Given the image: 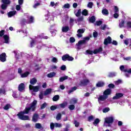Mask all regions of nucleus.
Masks as SVG:
<instances>
[{
    "instance_id": "1",
    "label": "nucleus",
    "mask_w": 131,
    "mask_h": 131,
    "mask_svg": "<svg viewBox=\"0 0 131 131\" xmlns=\"http://www.w3.org/2000/svg\"><path fill=\"white\" fill-rule=\"evenodd\" d=\"M37 100H34L31 104L30 107H26L24 111H20L17 114V116L20 120H29V116L25 115L29 114V112H34L36 109Z\"/></svg>"
},
{
    "instance_id": "2",
    "label": "nucleus",
    "mask_w": 131,
    "mask_h": 131,
    "mask_svg": "<svg viewBox=\"0 0 131 131\" xmlns=\"http://www.w3.org/2000/svg\"><path fill=\"white\" fill-rule=\"evenodd\" d=\"M108 43H112L114 46H117V45H118L117 41L114 40L112 41V38H111L110 36H108L107 38H105L104 40V45L107 46Z\"/></svg>"
},
{
    "instance_id": "3",
    "label": "nucleus",
    "mask_w": 131,
    "mask_h": 131,
    "mask_svg": "<svg viewBox=\"0 0 131 131\" xmlns=\"http://www.w3.org/2000/svg\"><path fill=\"white\" fill-rule=\"evenodd\" d=\"M85 52L88 55H93V54H98V53H101V52H103V48L102 47H99V49H95L93 51L91 50H87Z\"/></svg>"
},
{
    "instance_id": "4",
    "label": "nucleus",
    "mask_w": 131,
    "mask_h": 131,
    "mask_svg": "<svg viewBox=\"0 0 131 131\" xmlns=\"http://www.w3.org/2000/svg\"><path fill=\"white\" fill-rule=\"evenodd\" d=\"M1 3H3L1 5V9L2 10H7L8 6L11 4V1L10 0H2Z\"/></svg>"
},
{
    "instance_id": "5",
    "label": "nucleus",
    "mask_w": 131,
    "mask_h": 131,
    "mask_svg": "<svg viewBox=\"0 0 131 131\" xmlns=\"http://www.w3.org/2000/svg\"><path fill=\"white\" fill-rule=\"evenodd\" d=\"M61 59L62 60V61H73V60H74V58H73L72 56H70V55H69V54H66L65 55H63Z\"/></svg>"
},
{
    "instance_id": "6",
    "label": "nucleus",
    "mask_w": 131,
    "mask_h": 131,
    "mask_svg": "<svg viewBox=\"0 0 131 131\" xmlns=\"http://www.w3.org/2000/svg\"><path fill=\"white\" fill-rule=\"evenodd\" d=\"M88 83H90V80L84 79L80 81L79 85H80V86H85L88 85Z\"/></svg>"
},
{
    "instance_id": "7",
    "label": "nucleus",
    "mask_w": 131,
    "mask_h": 131,
    "mask_svg": "<svg viewBox=\"0 0 131 131\" xmlns=\"http://www.w3.org/2000/svg\"><path fill=\"white\" fill-rule=\"evenodd\" d=\"M29 90L30 91H33L34 93H37L39 91V86H33L32 85H29Z\"/></svg>"
},
{
    "instance_id": "8",
    "label": "nucleus",
    "mask_w": 131,
    "mask_h": 131,
    "mask_svg": "<svg viewBox=\"0 0 131 131\" xmlns=\"http://www.w3.org/2000/svg\"><path fill=\"white\" fill-rule=\"evenodd\" d=\"M114 122V118L113 117H106L105 119L104 122L107 124H110L111 123H113Z\"/></svg>"
},
{
    "instance_id": "9",
    "label": "nucleus",
    "mask_w": 131,
    "mask_h": 131,
    "mask_svg": "<svg viewBox=\"0 0 131 131\" xmlns=\"http://www.w3.org/2000/svg\"><path fill=\"white\" fill-rule=\"evenodd\" d=\"M0 61L3 62L7 61V54H6V53L3 52L0 54Z\"/></svg>"
},
{
    "instance_id": "10",
    "label": "nucleus",
    "mask_w": 131,
    "mask_h": 131,
    "mask_svg": "<svg viewBox=\"0 0 131 131\" xmlns=\"http://www.w3.org/2000/svg\"><path fill=\"white\" fill-rule=\"evenodd\" d=\"M122 97H123V93H118L113 97V100H119V99H121Z\"/></svg>"
},
{
    "instance_id": "11",
    "label": "nucleus",
    "mask_w": 131,
    "mask_h": 131,
    "mask_svg": "<svg viewBox=\"0 0 131 131\" xmlns=\"http://www.w3.org/2000/svg\"><path fill=\"white\" fill-rule=\"evenodd\" d=\"M90 37H85L83 40H80L78 41L77 46H80L81 45H84L86 42V40H90Z\"/></svg>"
},
{
    "instance_id": "12",
    "label": "nucleus",
    "mask_w": 131,
    "mask_h": 131,
    "mask_svg": "<svg viewBox=\"0 0 131 131\" xmlns=\"http://www.w3.org/2000/svg\"><path fill=\"white\" fill-rule=\"evenodd\" d=\"M85 30L83 29H80L77 30V36L80 38L82 37V33H84Z\"/></svg>"
},
{
    "instance_id": "13",
    "label": "nucleus",
    "mask_w": 131,
    "mask_h": 131,
    "mask_svg": "<svg viewBox=\"0 0 131 131\" xmlns=\"http://www.w3.org/2000/svg\"><path fill=\"white\" fill-rule=\"evenodd\" d=\"M38 118H39V115H38L37 113H35L32 116V120L33 122H37Z\"/></svg>"
},
{
    "instance_id": "14",
    "label": "nucleus",
    "mask_w": 131,
    "mask_h": 131,
    "mask_svg": "<svg viewBox=\"0 0 131 131\" xmlns=\"http://www.w3.org/2000/svg\"><path fill=\"white\" fill-rule=\"evenodd\" d=\"M112 92V90H111V89H107L104 91L103 96H105L108 98V96H109V95H111Z\"/></svg>"
},
{
    "instance_id": "15",
    "label": "nucleus",
    "mask_w": 131,
    "mask_h": 131,
    "mask_svg": "<svg viewBox=\"0 0 131 131\" xmlns=\"http://www.w3.org/2000/svg\"><path fill=\"white\" fill-rule=\"evenodd\" d=\"M106 99H108V98L105 96V95H100L99 96V97H98V102H100V101H105Z\"/></svg>"
},
{
    "instance_id": "16",
    "label": "nucleus",
    "mask_w": 131,
    "mask_h": 131,
    "mask_svg": "<svg viewBox=\"0 0 131 131\" xmlns=\"http://www.w3.org/2000/svg\"><path fill=\"white\" fill-rule=\"evenodd\" d=\"M25 90V84L24 83H21L18 85V91L22 92Z\"/></svg>"
},
{
    "instance_id": "17",
    "label": "nucleus",
    "mask_w": 131,
    "mask_h": 131,
    "mask_svg": "<svg viewBox=\"0 0 131 131\" xmlns=\"http://www.w3.org/2000/svg\"><path fill=\"white\" fill-rule=\"evenodd\" d=\"M116 76V73L114 72H112L108 73V74L107 75V77L109 78H112L113 77H115Z\"/></svg>"
},
{
    "instance_id": "18",
    "label": "nucleus",
    "mask_w": 131,
    "mask_h": 131,
    "mask_svg": "<svg viewBox=\"0 0 131 131\" xmlns=\"http://www.w3.org/2000/svg\"><path fill=\"white\" fill-rule=\"evenodd\" d=\"M17 12L16 11H10L8 13V16L9 18H11L13 17V16H15V14H16Z\"/></svg>"
},
{
    "instance_id": "19",
    "label": "nucleus",
    "mask_w": 131,
    "mask_h": 131,
    "mask_svg": "<svg viewBox=\"0 0 131 131\" xmlns=\"http://www.w3.org/2000/svg\"><path fill=\"white\" fill-rule=\"evenodd\" d=\"M105 85V83L102 81H99L98 83L96 84V86L97 88H103Z\"/></svg>"
},
{
    "instance_id": "20",
    "label": "nucleus",
    "mask_w": 131,
    "mask_h": 131,
    "mask_svg": "<svg viewBox=\"0 0 131 131\" xmlns=\"http://www.w3.org/2000/svg\"><path fill=\"white\" fill-rule=\"evenodd\" d=\"M129 42H130L129 47H131V38H126L124 40V43L126 46H128Z\"/></svg>"
},
{
    "instance_id": "21",
    "label": "nucleus",
    "mask_w": 131,
    "mask_h": 131,
    "mask_svg": "<svg viewBox=\"0 0 131 131\" xmlns=\"http://www.w3.org/2000/svg\"><path fill=\"white\" fill-rule=\"evenodd\" d=\"M4 39L5 40V43H8L10 39V37L8 35H4L3 36Z\"/></svg>"
},
{
    "instance_id": "22",
    "label": "nucleus",
    "mask_w": 131,
    "mask_h": 131,
    "mask_svg": "<svg viewBox=\"0 0 131 131\" xmlns=\"http://www.w3.org/2000/svg\"><path fill=\"white\" fill-rule=\"evenodd\" d=\"M37 82V80L35 78H33L31 79L30 80V83H31V85H34L35 83Z\"/></svg>"
},
{
    "instance_id": "23",
    "label": "nucleus",
    "mask_w": 131,
    "mask_h": 131,
    "mask_svg": "<svg viewBox=\"0 0 131 131\" xmlns=\"http://www.w3.org/2000/svg\"><path fill=\"white\" fill-rule=\"evenodd\" d=\"M52 93V89L49 88L47 89L44 92V96H48V95H50Z\"/></svg>"
},
{
    "instance_id": "24",
    "label": "nucleus",
    "mask_w": 131,
    "mask_h": 131,
    "mask_svg": "<svg viewBox=\"0 0 131 131\" xmlns=\"http://www.w3.org/2000/svg\"><path fill=\"white\" fill-rule=\"evenodd\" d=\"M67 105H68V103L65 101L62 103L59 104V107H60V108H62V109H64V108H66V106H67Z\"/></svg>"
},
{
    "instance_id": "25",
    "label": "nucleus",
    "mask_w": 131,
    "mask_h": 131,
    "mask_svg": "<svg viewBox=\"0 0 131 131\" xmlns=\"http://www.w3.org/2000/svg\"><path fill=\"white\" fill-rule=\"evenodd\" d=\"M68 79V76H64L59 78V82H63L64 80Z\"/></svg>"
},
{
    "instance_id": "26",
    "label": "nucleus",
    "mask_w": 131,
    "mask_h": 131,
    "mask_svg": "<svg viewBox=\"0 0 131 131\" xmlns=\"http://www.w3.org/2000/svg\"><path fill=\"white\" fill-rule=\"evenodd\" d=\"M93 123L94 125H95V126H97L98 124L100 123V119L99 118L95 119Z\"/></svg>"
},
{
    "instance_id": "27",
    "label": "nucleus",
    "mask_w": 131,
    "mask_h": 131,
    "mask_svg": "<svg viewBox=\"0 0 131 131\" xmlns=\"http://www.w3.org/2000/svg\"><path fill=\"white\" fill-rule=\"evenodd\" d=\"M54 76H56V73L54 72L48 74L47 75V77H49V78H52V77H54Z\"/></svg>"
},
{
    "instance_id": "28",
    "label": "nucleus",
    "mask_w": 131,
    "mask_h": 131,
    "mask_svg": "<svg viewBox=\"0 0 131 131\" xmlns=\"http://www.w3.org/2000/svg\"><path fill=\"white\" fill-rule=\"evenodd\" d=\"M89 22L90 23H95L96 22V17L95 16H92L89 18Z\"/></svg>"
},
{
    "instance_id": "29",
    "label": "nucleus",
    "mask_w": 131,
    "mask_h": 131,
    "mask_svg": "<svg viewBox=\"0 0 131 131\" xmlns=\"http://www.w3.org/2000/svg\"><path fill=\"white\" fill-rule=\"evenodd\" d=\"M30 73H29V72L27 71L21 75V77H22V78L27 77V76H28V75H29Z\"/></svg>"
},
{
    "instance_id": "30",
    "label": "nucleus",
    "mask_w": 131,
    "mask_h": 131,
    "mask_svg": "<svg viewBox=\"0 0 131 131\" xmlns=\"http://www.w3.org/2000/svg\"><path fill=\"white\" fill-rule=\"evenodd\" d=\"M62 32H68L69 31V27L65 26L62 28Z\"/></svg>"
},
{
    "instance_id": "31",
    "label": "nucleus",
    "mask_w": 131,
    "mask_h": 131,
    "mask_svg": "<svg viewBox=\"0 0 131 131\" xmlns=\"http://www.w3.org/2000/svg\"><path fill=\"white\" fill-rule=\"evenodd\" d=\"M59 99H60V96L58 95H56L53 97L52 100L54 102H57Z\"/></svg>"
},
{
    "instance_id": "32",
    "label": "nucleus",
    "mask_w": 131,
    "mask_h": 131,
    "mask_svg": "<svg viewBox=\"0 0 131 131\" xmlns=\"http://www.w3.org/2000/svg\"><path fill=\"white\" fill-rule=\"evenodd\" d=\"M35 46V39H32V40L30 41V47L33 48Z\"/></svg>"
},
{
    "instance_id": "33",
    "label": "nucleus",
    "mask_w": 131,
    "mask_h": 131,
    "mask_svg": "<svg viewBox=\"0 0 131 131\" xmlns=\"http://www.w3.org/2000/svg\"><path fill=\"white\" fill-rule=\"evenodd\" d=\"M124 23H125L124 20L122 19L121 22L119 24L120 28H122V27H124Z\"/></svg>"
},
{
    "instance_id": "34",
    "label": "nucleus",
    "mask_w": 131,
    "mask_h": 131,
    "mask_svg": "<svg viewBox=\"0 0 131 131\" xmlns=\"http://www.w3.org/2000/svg\"><path fill=\"white\" fill-rule=\"evenodd\" d=\"M82 15H83V16H88L89 15V11H88L86 9H84L82 11Z\"/></svg>"
},
{
    "instance_id": "35",
    "label": "nucleus",
    "mask_w": 131,
    "mask_h": 131,
    "mask_svg": "<svg viewBox=\"0 0 131 131\" xmlns=\"http://www.w3.org/2000/svg\"><path fill=\"white\" fill-rule=\"evenodd\" d=\"M77 90V86L72 87L70 91H69V94H71V93H73L74 91H76Z\"/></svg>"
},
{
    "instance_id": "36",
    "label": "nucleus",
    "mask_w": 131,
    "mask_h": 131,
    "mask_svg": "<svg viewBox=\"0 0 131 131\" xmlns=\"http://www.w3.org/2000/svg\"><path fill=\"white\" fill-rule=\"evenodd\" d=\"M11 107V106L10 104H7L5 105L3 109H4V110H9Z\"/></svg>"
},
{
    "instance_id": "37",
    "label": "nucleus",
    "mask_w": 131,
    "mask_h": 131,
    "mask_svg": "<svg viewBox=\"0 0 131 131\" xmlns=\"http://www.w3.org/2000/svg\"><path fill=\"white\" fill-rule=\"evenodd\" d=\"M61 118H62V114L59 113L56 115V120L57 121L61 120Z\"/></svg>"
},
{
    "instance_id": "38",
    "label": "nucleus",
    "mask_w": 131,
    "mask_h": 131,
    "mask_svg": "<svg viewBox=\"0 0 131 131\" xmlns=\"http://www.w3.org/2000/svg\"><path fill=\"white\" fill-rule=\"evenodd\" d=\"M35 128H38V129H40V128H42V126H41V124L37 123L35 124Z\"/></svg>"
},
{
    "instance_id": "39",
    "label": "nucleus",
    "mask_w": 131,
    "mask_h": 131,
    "mask_svg": "<svg viewBox=\"0 0 131 131\" xmlns=\"http://www.w3.org/2000/svg\"><path fill=\"white\" fill-rule=\"evenodd\" d=\"M102 13L103 14V15H108L109 14V12H108V10L105 9H103L102 10Z\"/></svg>"
},
{
    "instance_id": "40",
    "label": "nucleus",
    "mask_w": 131,
    "mask_h": 131,
    "mask_svg": "<svg viewBox=\"0 0 131 131\" xmlns=\"http://www.w3.org/2000/svg\"><path fill=\"white\" fill-rule=\"evenodd\" d=\"M58 108V106L57 105H52L50 107V110H51V111H54V110H56V109Z\"/></svg>"
},
{
    "instance_id": "41",
    "label": "nucleus",
    "mask_w": 131,
    "mask_h": 131,
    "mask_svg": "<svg viewBox=\"0 0 131 131\" xmlns=\"http://www.w3.org/2000/svg\"><path fill=\"white\" fill-rule=\"evenodd\" d=\"M0 94L6 95V89L5 88H0Z\"/></svg>"
},
{
    "instance_id": "42",
    "label": "nucleus",
    "mask_w": 131,
    "mask_h": 131,
    "mask_svg": "<svg viewBox=\"0 0 131 131\" xmlns=\"http://www.w3.org/2000/svg\"><path fill=\"white\" fill-rule=\"evenodd\" d=\"M81 15V9H79L77 12L75 14L76 17H79Z\"/></svg>"
},
{
    "instance_id": "43",
    "label": "nucleus",
    "mask_w": 131,
    "mask_h": 131,
    "mask_svg": "<svg viewBox=\"0 0 131 131\" xmlns=\"http://www.w3.org/2000/svg\"><path fill=\"white\" fill-rule=\"evenodd\" d=\"M69 109H70V110H74V109H75V106L73 104H71L69 106Z\"/></svg>"
},
{
    "instance_id": "44",
    "label": "nucleus",
    "mask_w": 131,
    "mask_h": 131,
    "mask_svg": "<svg viewBox=\"0 0 131 131\" xmlns=\"http://www.w3.org/2000/svg\"><path fill=\"white\" fill-rule=\"evenodd\" d=\"M34 20V18L33 16H30L29 20V24H31V23H33V20Z\"/></svg>"
},
{
    "instance_id": "45",
    "label": "nucleus",
    "mask_w": 131,
    "mask_h": 131,
    "mask_svg": "<svg viewBox=\"0 0 131 131\" xmlns=\"http://www.w3.org/2000/svg\"><path fill=\"white\" fill-rule=\"evenodd\" d=\"M108 111H110V108L109 107H105L103 110V113H107Z\"/></svg>"
},
{
    "instance_id": "46",
    "label": "nucleus",
    "mask_w": 131,
    "mask_h": 131,
    "mask_svg": "<svg viewBox=\"0 0 131 131\" xmlns=\"http://www.w3.org/2000/svg\"><path fill=\"white\" fill-rule=\"evenodd\" d=\"M47 105L48 104H47V103L45 102L41 105L40 109L41 110L45 109V108L47 107Z\"/></svg>"
},
{
    "instance_id": "47",
    "label": "nucleus",
    "mask_w": 131,
    "mask_h": 131,
    "mask_svg": "<svg viewBox=\"0 0 131 131\" xmlns=\"http://www.w3.org/2000/svg\"><path fill=\"white\" fill-rule=\"evenodd\" d=\"M74 124H75V126L76 127H78V126H79L80 123H79V122H77V121L75 120V121H74Z\"/></svg>"
},
{
    "instance_id": "48",
    "label": "nucleus",
    "mask_w": 131,
    "mask_h": 131,
    "mask_svg": "<svg viewBox=\"0 0 131 131\" xmlns=\"http://www.w3.org/2000/svg\"><path fill=\"white\" fill-rule=\"evenodd\" d=\"M103 24V21L102 20H98L96 21V25L97 26H100Z\"/></svg>"
},
{
    "instance_id": "49",
    "label": "nucleus",
    "mask_w": 131,
    "mask_h": 131,
    "mask_svg": "<svg viewBox=\"0 0 131 131\" xmlns=\"http://www.w3.org/2000/svg\"><path fill=\"white\" fill-rule=\"evenodd\" d=\"M6 32V31L4 30H2L0 31V37H2V36H4L5 35V33Z\"/></svg>"
},
{
    "instance_id": "50",
    "label": "nucleus",
    "mask_w": 131,
    "mask_h": 131,
    "mask_svg": "<svg viewBox=\"0 0 131 131\" xmlns=\"http://www.w3.org/2000/svg\"><path fill=\"white\" fill-rule=\"evenodd\" d=\"M108 86L111 90V89H114L115 88V85L113 83H110L108 85Z\"/></svg>"
},
{
    "instance_id": "51",
    "label": "nucleus",
    "mask_w": 131,
    "mask_h": 131,
    "mask_svg": "<svg viewBox=\"0 0 131 131\" xmlns=\"http://www.w3.org/2000/svg\"><path fill=\"white\" fill-rule=\"evenodd\" d=\"M73 22H74L73 18H70L69 22L70 26H73Z\"/></svg>"
},
{
    "instance_id": "52",
    "label": "nucleus",
    "mask_w": 131,
    "mask_h": 131,
    "mask_svg": "<svg viewBox=\"0 0 131 131\" xmlns=\"http://www.w3.org/2000/svg\"><path fill=\"white\" fill-rule=\"evenodd\" d=\"M63 8L64 9H69L70 8V4L67 3L64 5Z\"/></svg>"
},
{
    "instance_id": "53",
    "label": "nucleus",
    "mask_w": 131,
    "mask_h": 131,
    "mask_svg": "<svg viewBox=\"0 0 131 131\" xmlns=\"http://www.w3.org/2000/svg\"><path fill=\"white\" fill-rule=\"evenodd\" d=\"M94 120V116H90L88 117V121L89 122H91V121Z\"/></svg>"
},
{
    "instance_id": "54",
    "label": "nucleus",
    "mask_w": 131,
    "mask_h": 131,
    "mask_svg": "<svg viewBox=\"0 0 131 131\" xmlns=\"http://www.w3.org/2000/svg\"><path fill=\"white\" fill-rule=\"evenodd\" d=\"M38 37H39V38H41L43 39H48V38H49V37L48 36H41L40 35H38Z\"/></svg>"
},
{
    "instance_id": "55",
    "label": "nucleus",
    "mask_w": 131,
    "mask_h": 131,
    "mask_svg": "<svg viewBox=\"0 0 131 131\" xmlns=\"http://www.w3.org/2000/svg\"><path fill=\"white\" fill-rule=\"evenodd\" d=\"M60 70H62V71H65L66 70V66L65 65H62L60 67Z\"/></svg>"
},
{
    "instance_id": "56",
    "label": "nucleus",
    "mask_w": 131,
    "mask_h": 131,
    "mask_svg": "<svg viewBox=\"0 0 131 131\" xmlns=\"http://www.w3.org/2000/svg\"><path fill=\"white\" fill-rule=\"evenodd\" d=\"M50 128L53 130L55 128V124L54 123H51L50 124Z\"/></svg>"
},
{
    "instance_id": "57",
    "label": "nucleus",
    "mask_w": 131,
    "mask_h": 131,
    "mask_svg": "<svg viewBox=\"0 0 131 131\" xmlns=\"http://www.w3.org/2000/svg\"><path fill=\"white\" fill-rule=\"evenodd\" d=\"M114 12L115 13H118V12H119V9L117 6L114 7Z\"/></svg>"
},
{
    "instance_id": "58",
    "label": "nucleus",
    "mask_w": 131,
    "mask_h": 131,
    "mask_svg": "<svg viewBox=\"0 0 131 131\" xmlns=\"http://www.w3.org/2000/svg\"><path fill=\"white\" fill-rule=\"evenodd\" d=\"M93 5L94 4L93 2H89L88 4V7H89V8H90V9H91V8H93Z\"/></svg>"
},
{
    "instance_id": "59",
    "label": "nucleus",
    "mask_w": 131,
    "mask_h": 131,
    "mask_svg": "<svg viewBox=\"0 0 131 131\" xmlns=\"http://www.w3.org/2000/svg\"><path fill=\"white\" fill-rule=\"evenodd\" d=\"M16 10L17 11H20V10H21V5H20V4L16 6Z\"/></svg>"
},
{
    "instance_id": "60",
    "label": "nucleus",
    "mask_w": 131,
    "mask_h": 131,
    "mask_svg": "<svg viewBox=\"0 0 131 131\" xmlns=\"http://www.w3.org/2000/svg\"><path fill=\"white\" fill-rule=\"evenodd\" d=\"M38 6H40V3H36L33 5V8L34 9H36V8H37V7H38Z\"/></svg>"
},
{
    "instance_id": "61",
    "label": "nucleus",
    "mask_w": 131,
    "mask_h": 131,
    "mask_svg": "<svg viewBox=\"0 0 131 131\" xmlns=\"http://www.w3.org/2000/svg\"><path fill=\"white\" fill-rule=\"evenodd\" d=\"M126 26L128 28H131V21H127L126 23Z\"/></svg>"
},
{
    "instance_id": "62",
    "label": "nucleus",
    "mask_w": 131,
    "mask_h": 131,
    "mask_svg": "<svg viewBox=\"0 0 131 131\" xmlns=\"http://www.w3.org/2000/svg\"><path fill=\"white\" fill-rule=\"evenodd\" d=\"M78 22H81L83 21V16H81L79 17L77 19Z\"/></svg>"
},
{
    "instance_id": "63",
    "label": "nucleus",
    "mask_w": 131,
    "mask_h": 131,
    "mask_svg": "<svg viewBox=\"0 0 131 131\" xmlns=\"http://www.w3.org/2000/svg\"><path fill=\"white\" fill-rule=\"evenodd\" d=\"M118 17H119V14H118V13H115V14H114V18H115V19H117Z\"/></svg>"
},
{
    "instance_id": "64",
    "label": "nucleus",
    "mask_w": 131,
    "mask_h": 131,
    "mask_svg": "<svg viewBox=\"0 0 131 131\" xmlns=\"http://www.w3.org/2000/svg\"><path fill=\"white\" fill-rule=\"evenodd\" d=\"M70 42H75V38H74V37H71L70 38Z\"/></svg>"
}]
</instances>
